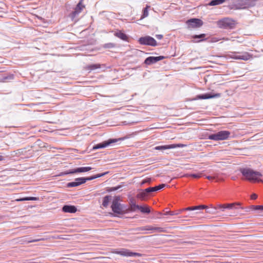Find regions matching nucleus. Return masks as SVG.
Returning <instances> with one entry per match:
<instances>
[{"mask_svg": "<svg viewBox=\"0 0 263 263\" xmlns=\"http://www.w3.org/2000/svg\"><path fill=\"white\" fill-rule=\"evenodd\" d=\"M117 254H120L122 256H134L141 257L142 255L140 253L132 252L127 249H122V250L118 252Z\"/></svg>", "mask_w": 263, "mask_h": 263, "instance_id": "ddd939ff", "label": "nucleus"}, {"mask_svg": "<svg viewBox=\"0 0 263 263\" xmlns=\"http://www.w3.org/2000/svg\"><path fill=\"white\" fill-rule=\"evenodd\" d=\"M114 35L124 41H126L128 40L127 35L121 30L116 32L114 33Z\"/></svg>", "mask_w": 263, "mask_h": 263, "instance_id": "6ab92c4d", "label": "nucleus"}, {"mask_svg": "<svg viewBox=\"0 0 263 263\" xmlns=\"http://www.w3.org/2000/svg\"><path fill=\"white\" fill-rule=\"evenodd\" d=\"M4 160V157L2 155H0V161Z\"/></svg>", "mask_w": 263, "mask_h": 263, "instance_id": "09e8293b", "label": "nucleus"}, {"mask_svg": "<svg viewBox=\"0 0 263 263\" xmlns=\"http://www.w3.org/2000/svg\"><path fill=\"white\" fill-rule=\"evenodd\" d=\"M149 193L146 191V189L137 195V197L140 199H144L147 196V194Z\"/></svg>", "mask_w": 263, "mask_h": 263, "instance_id": "c85d7f7f", "label": "nucleus"}, {"mask_svg": "<svg viewBox=\"0 0 263 263\" xmlns=\"http://www.w3.org/2000/svg\"><path fill=\"white\" fill-rule=\"evenodd\" d=\"M138 42L141 45L155 47L157 45L156 40L151 36H145L141 37L138 40Z\"/></svg>", "mask_w": 263, "mask_h": 263, "instance_id": "0eeeda50", "label": "nucleus"}, {"mask_svg": "<svg viewBox=\"0 0 263 263\" xmlns=\"http://www.w3.org/2000/svg\"><path fill=\"white\" fill-rule=\"evenodd\" d=\"M158 215H162V213H160V212H158Z\"/></svg>", "mask_w": 263, "mask_h": 263, "instance_id": "3c124183", "label": "nucleus"}, {"mask_svg": "<svg viewBox=\"0 0 263 263\" xmlns=\"http://www.w3.org/2000/svg\"><path fill=\"white\" fill-rule=\"evenodd\" d=\"M230 135V132L227 130L220 131L217 133L213 134L209 136V139L219 141L227 139Z\"/></svg>", "mask_w": 263, "mask_h": 263, "instance_id": "423d86ee", "label": "nucleus"}, {"mask_svg": "<svg viewBox=\"0 0 263 263\" xmlns=\"http://www.w3.org/2000/svg\"><path fill=\"white\" fill-rule=\"evenodd\" d=\"M165 186V184H160V185L155 186V187H151L147 188V189H146V191L147 192H148L149 193H151V192H156V191H157L159 190L163 189Z\"/></svg>", "mask_w": 263, "mask_h": 263, "instance_id": "4be33fe9", "label": "nucleus"}, {"mask_svg": "<svg viewBox=\"0 0 263 263\" xmlns=\"http://www.w3.org/2000/svg\"><path fill=\"white\" fill-rule=\"evenodd\" d=\"M122 139H110L107 141L103 142L102 143L96 144L93 147V149H97L99 148H102L108 146L111 144L116 143L121 140Z\"/></svg>", "mask_w": 263, "mask_h": 263, "instance_id": "9b49d317", "label": "nucleus"}, {"mask_svg": "<svg viewBox=\"0 0 263 263\" xmlns=\"http://www.w3.org/2000/svg\"><path fill=\"white\" fill-rule=\"evenodd\" d=\"M206 208H207V206L205 205H201L196 206V210L203 209H206Z\"/></svg>", "mask_w": 263, "mask_h": 263, "instance_id": "79ce46f5", "label": "nucleus"}, {"mask_svg": "<svg viewBox=\"0 0 263 263\" xmlns=\"http://www.w3.org/2000/svg\"><path fill=\"white\" fill-rule=\"evenodd\" d=\"M110 120H114L113 125H127L137 123L141 120L136 116H112Z\"/></svg>", "mask_w": 263, "mask_h": 263, "instance_id": "f257e3e1", "label": "nucleus"}, {"mask_svg": "<svg viewBox=\"0 0 263 263\" xmlns=\"http://www.w3.org/2000/svg\"><path fill=\"white\" fill-rule=\"evenodd\" d=\"M106 174H107V172H105V173H102V174H97L96 175H95V176H91L90 177H87V178L88 180H93L94 179H96V178H97L103 176L104 175H105Z\"/></svg>", "mask_w": 263, "mask_h": 263, "instance_id": "c756f323", "label": "nucleus"}, {"mask_svg": "<svg viewBox=\"0 0 263 263\" xmlns=\"http://www.w3.org/2000/svg\"><path fill=\"white\" fill-rule=\"evenodd\" d=\"M179 213H175L174 212H167L166 213H165V215H177Z\"/></svg>", "mask_w": 263, "mask_h": 263, "instance_id": "c03bdc74", "label": "nucleus"}, {"mask_svg": "<svg viewBox=\"0 0 263 263\" xmlns=\"http://www.w3.org/2000/svg\"><path fill=\"white\" fill-rule=\"evenodd\" d=\"M92 169L91 167H79L76 169H73L69 171L65 172L63 173L64 175H67L69 174H74L77 173L86 172L90 171Z\"/></svg>", "mask_w": 263, "mask_h": 263, "instance_id": "4468645a", "label": "nucleus"}, {"mask_svg": "<svg viewBox=\"0 0 263 263\" xmlns=\"http://www.w3.org/2000/svg\"><path fill=\"white\" fill-rule=\"evenodd\" d=\"M101 65L100 64H92L88 66V69L90 70H94L100 68Z\"/></svg>", "mask_w": 263, "mask_h": 263, "instance_id": "bb28decb", "label": "nucleus"}, {"mask_svg": "<svg viewBox=\"0 0 263 263\" xmlns=\"http://www.w3.org/2000/svg\"><path fill=\"white\" fill-rule=\"evenodd\" d=\"M251 58H252V55L248 52H243L239 55H233L232 57V59L235 60H242L244 61L249 60Z\"/></svg>", "mask_w": 263, "mask_h": 263, "instance_id": "dca6fc26", "label": "nucleus"}, {"mask_svg": "<svg viewBox=\"0 0 263 263\" xmlns=\"http://www.w3.org/2000/svg\"><path fill=\"white\" fill-rule=\"evenodd\" d=\"M41 240H44V239L42 238V239H32V240H26L25 241L27 243H31V242H36V241H40Z\"/></svg>", "mask_w": 263, "mask_h": 263, "instance_id": "ea45409f", "label": "nucleus"}, {"mask_svg": "<svg viewBox=\"0 0 263 263\" xmlns=\"http://www.w3.org/2000/svg\"><path fill=\"white\" fill-rule=\"evenodd\" d=\"M256 2V0H237L234 6L236 9H245L254 6Z\"/></svg>", "mask_w": 263, "mask_h": 263, "instance_id": "20e7f679", "label": "nucleus"}, {"mask_svg": "<svg viewBox=\"0 0 263 263\" xmlns=\"http://www.w3.org/2000/svg\"><path fill=\"white\" fill-rule=\"evenodd\" d=\"M240 172L248 180L262 182V180L259 179L262 175L258 172L254 171L250 168H241L240 169Z\"/></svg>", "mask_w": 263, "mask_h": 263, "instance_id": "f03ea898", "label": "nucleus"}, {"mask_svg": "<svg viewBox=\"0 0 263 263\" xmlns=\"http://www.w3.org/2000/svg\"><path fill=\"white\" fill-rule=\"evenodd\" d=\"M57 238H58V239H64V240H69V238L67 236H62V235H60V236H58Z\"/></svg>", "mask_w": 263, "mask_h": 263, "instance_id": "58836bf2", "label": "nucleus"}, {"mask_svg": "<svg viewBox=\"0 0 263 263\" xmlns=\"http://www.w3.org/2000/svg\"><path fill=\"white\" fill-rule=\"evenodd\" d=\"M187 176H191V177H194L195 178H199L201 177V173L198 174H190V175H188Z\"/></svg>", "mask_w": 263, "mask_h": 263, "instance_id": "4c0bfd02", "label": "nucleus"}, {"mask_svg": "<svg viewBox=\"0 0 263 263\" xmlns=\"http://www.w3.org/2000/svg\"><path fill=\"white\" fill-rule=\"evenodd\" d=\"M140 211L144 213H149L151 212L150 209L148 206H140L139 209Z\"/></svg>", "mask_w": 263, "mask_h": 263, "instance_id": "cd10ccee", "label": "nucleus"}, {"mask_svg": "<svg viewBox=\"0 0 263 263\" xmlns=\"http://www.w3.org/2000/svg\"><path fill=\"white\" fill-rule=\"evenodd\" d=\"M185 145L184 144H178V145H175V144H172V145H168L166 146H157L156 147V149H168V148H175L176 147H184Z\"/></svg>", "mask_w": 263, "mask_h": 263, "instance_id": "412c9836", "label": "nucleus"}, {"mask_svg": "<svg viewBox=\"0 0 263 263\" xmlns=\"http://www.w3.org/2000/svg\"><path fill=\"white\" fill-rule=\"evenodd\" d=\"M164 58L165 57L162 55L158 57H148L145 59L144 63L146 65H151L156 63L159 61L163 60Z\"/></svg>", "mask_w": 263, "mask_h": 263, "instance_id": "f8f14e48", "label": "nucleus"}, {"mask_svg": "<svg viewBox=\"0 0 263 263\" xmlns=\"http://www.w3.org/2000/svg\"><path fill=\"white\" fill-rule=\"evenodd\" d=\"M206 34L204 33H201L199 35H193L192 36V38L193 39V42L195 43H199L205 41L206 38L205 37Z\"/></svg>", "mask_w": 263, "mask_h": 263, "instance_id": "f3484780", "label": "nucleus"}, {"mask_svg": "<svg viewBox=\"0 0 263 263\" xmlns=\"http://www.w3.org/2000/svg\"><path fill=\"white\" fill-rule=\"evenodd\" d=\"M139 205H137L135 202H131L130 203V210L132 211H135L136 210H138Z\"/></svg>", "mask_w": 263, "mask_h": 263, "instance_id": "2f4dec72", "label": "nucleus"}, {"mask_svg": "<svg viewBox=\"0 0 263 263\" xmlns=\"http://www.w3.org/2000/svg\"><path fill=\"white\" fill-rule=\"evenodd\" d=\"M235 21L229 18H224L217 22V25L220 28L232 29L235 28Z\"/></svg>", "mask_w": 263, "mask_h": 263, "instance_id": "39448f33", "label": "nucleus"}, {"mask_svg": "<svg viewBox=\"0 0 263 263\" xmlns=\"http://www.w3.org/2000/svg\"><path fill=\"white\" fill-rule=\"evenodd\" d=\"M14 78V76L13 74H4V76L0 78V82H7L12 80H13Z\"/></svg>", "mask_w": 263, "mask_h": 263, "instance_id": "aec40b11", "label": "nucleus"}, {"mask_svg": "<svg viewBox=\"0 0 263 263\" xmlns=\"http://www.w3.org/2000/svg\"><path fill=\"white\" fill-rule=\"evenodd\" d=\"M226 204V209H232L235 205H239V203H228V204Z\"/></svg>", "mask_w": 263, "mask_h": 263, "instance_id": "f704fd0d", "label": "nucleus"}, {"mask_svg": "<svg viewBox=\"0 0 263 263\" xmlns=\"http://www.w3.org/2000/svg\"><path fill=\"white\" fill-rule=\"evenodd\" d=\"M111 199V196H106L104 197L102 205L104 207H107L108 205V203Z\"/></svg>", "mask_w": 263, "mask_h": 263, "instance_id": "393cba45", "label": "nucleus"}, {"mask_svg": "<svg viewBox=\"0 0 263 263\" xmlns=\"http://www.w3.org/2000/svg\"><path fill=\"white\" fill-rule=\"evenodd\" d=\"M65 213H74L77 211V208L73 205H64L62 208Z\"/></svg>", "mask_w": 263, "mask_h": 263, "instance_id": "a211bd4d", "label": "nucleus"}, {"mask_svg": "<svg viewBox=\"0 0 263 263\" xmlns=\"http://www.w3.org/2000/svg\"><path fill=\"white\" fill-rule=\"evenodd\" d=\"M252 209L255 210L263 211V205H253Z\"/></svg>", "mask_w": 263, "mask_h": 263, "instance_id": "c9c22d12", "label": "nucleus"}, {"mask_svg": "<svg viewBox=\"0 0 263 263\" xmlns=\"http://www.w3.org/2000/svg\"><path fill=\"white\" fill-rule=\"evenodd\" d=\"M120 200L119 196L115 197L112 202L111 208L114 213L118 214H123L125 213L126 208L124 205L120 203Z\"/></svg>", "mask_w": 263, "mask_h": 263, "instance_id": "7ed1b4c3", "label": "nucleus"}, {"mask_svg": "<svg viewBox=\"0 0 263 263\" xmlns=\"http://www.w3.org/2000/svg\"><path fill=\"white\" fill-rule=\"evenodd\" d=\"M141 230H146V231H157L158 232H163V228L159 227H153L152 226H146L145 227H142L140 229Z\"/></svg>", "mask_w": 263, "mask_h": 263, "instance_id": "5701e85b", "label": "nucleus"}, {"mask_svg": "<svg viewBox=\"0 0 263 263\" xmlns=\"http://www.w3.org/2000/svg\"><path fill=\"white\" fill-rule=\"evenodd\" d=\"M116 46V44L112 43H106L103 45V47L104 48H115Z\"/></svg>", "mask_w": 263, "mask_h": 263, "instance_id": "7c9ffc66", "label": "nucleus"}, {"mask_svg": "<svg viewBox=\"0 0 263 263\" xmlns=\"http://www.w3.org/2000/svg\"><path fill=\"white\" fill-rule=\"evenodd\" d=\"M151 181V178H147L146 179L143 180L142 181V182L141 183V185H143L144 184H145V183H147V182L149 183Z\"/></svg>", "mask_w": 263, "mask_h": 263, "instance_id": "a19ab883", "label": "nucleus"}, {"mask_svg": "<svg viewBox=\"0 0 263 263\" xmlns=\"http://www.w3.org/2000/svg\"><path fill=\"white\" fill-rule=\"evenodd\" d=\"M214 210L220 209L222 211H223L226 209V204H218L216 206L212 207Z\"/></svg>", "mask_w": 263, "mask_h": 263, "instance_id": "473e14b6", "label": "nucleus"}, {"mask_svg": "<svg viewBox=\"0 0 263 263\" xmlns=\"http://www.w3.org/2000/svg\"><path fill=\"white\" fill-rule=\"evenodd\" d=\"M221 96V94L219 93H212L209 92L203 94H200L197 95L195 98L191 99V100H197L201 99H209L214 98H219Z\"/></svg>", "mask_w": 263, "mask_h": 263, "instance_id": "1a4fd4ad", "label": "nucleus"}, {"mask_svg": "<svg viewBox=\"0 0 263 263\" xmlns=\"http://www.w3.org/2000/svg\"><path fill=\"white\" fill-rule=\"evenodd\" d=\"M206 212L207 213H213V212H212V211H210V210H207V211H206Z\"/></svg>", "mask_w": 263, "mask_h": 263, "instance_id": "8fccbe9b", "label": "nucleus"}, {"mask_svg": "<svg viewBox=\"0 0 263 263\" xmlns=\"http://www.w3.org/2000/svg\"><path fill=\"white\" fill-rule=\"evenodd\" d=\"M148 6H147L145 8H144L143 9V14H142V18H144L148 16Z\"/></svg>", "mask_w": 263, "mask_h": 263, "instance_id": "72a5a7b5", "label": "nucleus"}, {"mask_svg": "<svg viewBox=\"0 0 263 263\" xmlns=\"http://www.w3.org/2000/svg\"><path fill=\"white\" fill-rule=\"evenodd\" d=\"M206 178L209 179V180H211V179H214L215 177H212V176H208L206 177Z\"/></svg>", "mask_w": 263, "mask_h": 263, "instance_id": "de8ad7c7", "label": "nucleus"}, {"mask_svg": "<svg viewBox=\"0 0 263 263\" xmlns=\"http://www.w3.org/2000/svg\"><path fill=\"white\" fill-rule=\"evenodd\" d=\"M84 0H80L75 7L74 10L69 14V17L72 20H73L85 8V5L83 4Z\"/></svg>", "mask_w": 263, "mask_h": 263, "instance_id": "6e6552de", "label": "nucleus"}, {"mask_svg": "<svg viewBox=\"0 0 263 263\" xmlns=\"http://www.w3.org/2000/svg\"><path fill=\"white\" fill-rule=\"evenodd\" d=\"M119 188V187H112V188H111L110 189V191H116V190H118Z\"/></svg>", "mask_w": 263, "mask_h": 263, "instance_id": "49530a36", "label": "nucleus"}, {"mask_svg": "<svg viewBox=\"0 0 263 263\" xmlns=\"http://www.w3.org/2000/svg\"><path fill=\"white\" fill-rule=\"evenodd\" d=\"M257 198V195L256 194H253L251 196V198L253 200H255Z\"/></svg>", "mask_w": 263, "mask_h": 263, "instance_id": "37998d69", "label": "nucleus"}, {"mask_svg": "<svg viewBox=\"0 0 263 263\" xmlns=\"http://www.w3.org/2000/svg\"><path fill=\"white\" fill-rule=\"evenodd\" d=\"M155 36L158 40H161L163 38V35L162 34H156Z\"/></svg>", "mask_w": 263, "mask_h": 263, "instance_id": "a18cd8bd", "label": "nucleus"}, {"mask_svg": "<svg viewBox=\"0 0 263 263\" xmlns=\"http://www.w3.org/2000/svg\"><path fill=\"white\" fill-rule=\"evenodd\" d=\"M196 210V206L193 207H188L187 208L181 209L179 211V212H182L184 211H189V210Z\"/></svg>", "mask_w": 263, "mask_h": 263, "instance_id": "e433bc0d", "label": "nucleus"}, {"mask_svg": "<svg viewBox=\"0 0 263 263\" xmlns=\"http://www.w3.org/2000/svg\"><path fill=\"white\" fill-rule=\"evenodd\" d=\"M226 0H211L208 5L209 6H216L225 2Z\"/></svg>", "mask_w": 263, "mask_h": 263, "instance_id": "b1692460", "label": "nucleus"}, {"mask_svg": "<svg viewBox=\"0 0 263 263\" xmlns=\"http://www.w3.org/2000/svg\"><path fill=\"white\" fill-rule=\"evenodd\" d=\"M186 24L189 28H199L203 25V22L199 18H192L187 20Z\"/></svg>", "mask_w": 263, "mask_h": 263, "instance_id": "9d476101", "label": "nucleus"}, {"mask_svg": "<svg viewBox=\"0 0 263 263\" xmlns=\"http://www.w3.org/2000/svg\"><path fill=\"white\" fill-rule=\"evenodd\" d=\"M39 199L37 197H25L20 199H17L15 200L16 201H27V200H37Z\"/></svg>", "mask_w": 263, "mask_h": 263, "instance_id": "a878e982", "label": "nucleus"}, {"mask_svg": "<svg viewBox=\"0 0 263 263\" xmlns=\"http://www.w3.org/2000/svg\"><path fill=\"white\" fill-rule=\"evenodd\" d=\"M88 181L87 178L82 177L76 179L75 181L69 182L67 184L68 187H74L83 184Z\"/></svg>", "mask_w": 263, "mask_h": 263, "instance_id": "2eb2a0df", "label": "nucleus"}]
</instances>
